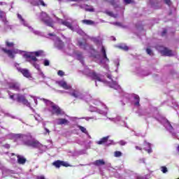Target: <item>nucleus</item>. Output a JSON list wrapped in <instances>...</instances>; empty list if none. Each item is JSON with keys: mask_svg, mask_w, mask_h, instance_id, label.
<instances>
[{"mask_svg": "<svg viewBox=\"0 0 179 179\" xmlns=\"http://www.w3.org/2000/svg\"><path fill=\"white\" fill-rule=\"evenodd\" d=\"M40 20L43 22L46 26L49 27H54V20L52 18L50 17V15L45 12H41L40 15Z\"/></svg>", "mask_w": 179, "mask_h": 179, "instance_id": "nucleus-1", "label": "nucleus"}, {"mask_svg": "<svg viewBox=\"0 0 179 179\" xmlns=\"http://www.w3.org/2000/svg\"><path fill=\"white\" fill-rule=\"evenodd\" d=\"M51 108L52 115H64V114H65V112H64L58 105L55 104L52 102L51 103Z\"/></svg>", "mask_w": 179, "mask_h": 179, "instance_id": "nucleus-2", "label": "nucleus"}, {"mask_svg": "<svg viewBox=\"0 0 179 179\" xmlns=\"http://www.w3.org/2000/svg\"><path fill=\"white\" fill-rule=\"evenodd\" d=\"M26 145L27 146H31V148H34V149H41L43 148V144L40 143V141L37 140H34V141H29L26 142Z\"/></svg>", "mask_w": 179, "mask_h": 179, "instance_id": "nucleus-3", "label": "nucleus"}, {"mask_svg": "<svg viewBox=\"0 0 179 179\" xmlns=\"http://www.w3.org/2000/svg\"><path fill=\"white\" fill-rule=\"evenodd\" d=\"M87 76L91 78L92 80H95V85L97 86V80L98 82H101V78L100 77V74L96 73L95 71H92L88 73Z\"/></svg>", "mask_w": 179, "mask_h": 179, "instance_id": "nucleus-4", "label": "nucleus"}, {"mask_svg": "<svg viewBox=\"0 0 179 179\" xmlns=\"http://www.w3.org/2000/svg\"><path fill=\"white\" fill-rule=\"evenodd\" d=\"M1 51L4 54H6L8 55V57H9V58H11L12 59H13V58H15V54H17V50H8L5 48H2Z\"/></svg>", "mask_w": 179, "mask_h": 179, "instance_id": "nucleus-5", "label": "nucleus"}, {"mask_svg": "<svg viewBox=\"0 0 179 179\" xmlns=\"http://www.w3.org/2000/svg\"><path fill=\"white\" fill-rule=\"evenodd\" d=\"M52 166H55L56 169H59L62 166L63 167H70L71 165L68 164L66 162L61 161V160H57L52 162Z\"/></svg>", "mask_w": 179, "mask_h": 179, "instance_id": "nucleus-6", "label": "nucleus"}, {"mask_svg": "<svg viewBox=\"0 0 179 179\" xmlns=\"http://www.w3.org/2000/svg\"><path fill=\"white\" fill-rule=\"evenodd\" d=\"M8 89H11V90H15V92H20V84L17 82L9 83Z\"/></svg>", "mask_w": 179, "mask_h": 179, "instance_id": "nucleus-7", "label": "nucleus"}, {"mask_svg": "<svg viewBox=\"0 0 179 179\" xmlns=\"http://www.w3.org/2000/svg\"><path fill=\"white\" fill-rule=\"evenodd\" d=\"M160 53L164 57H173V50L167 48H164L163 50H160Z\"/></svg>", "mask_w": 179, "mask_h": 179, "instance_id": "nucleus-8", "label": "nucleus"}, {"mask_svg": "<svg viewBox=\"0 0 179 179\" xmlns=\"http://www.w3.org/2000/svg\"><path fill=\"white\" fill-rule=\"evenodd\" d=\"M18 72H20L22 73L23 76L24 78H31V73H30V71H29L27 69H22V68H17Z\"/></svg>", "mask_w": 179, "mask_h": 179, "instance_id": "nucleus-9", "label": "nucleus"}, {"mask_svg": "<svg viewBox=\"0 0 179 179\" xmlns=\"http://www.w3.org/2000/svg\"><path fill=\"white\" fill-rule=\"evenodd\" d=\"M24 58L27 59V61H28V62H30L31 64V62H37L38 59L37 57H35L34 55L31 54L30 55H24Z\"/></svg>", "mask_w": 179, "mask_h": 179, "instance_id": "nucleus-10", "label": "nucleus"}, {"mask_svg": "<svg viewBox=\"0 0 179 179\" xmlns=\"http://www.w3.org/2000/svg\"><path fill=\"white\" fill-rule=\"evenodd\" d=\"M58 85L59 86H60V87H63V89H64L65 90H69V89L72 87H71V85H68V84L65 81H59Z\"/></svg>", "mask_w": 179, "mask_h": 179, "instance_id": "nucleus-11", "label": "nucleus"}, {"mask_svg": "<svg viewBox=\"0 0 179 179\" xmlns=\"http://www.w3.org/2000/svg\"><path fill=\"white\" fill-rule=\"evenodd\" d=\"M16 157L17 159V163L18 164H25L27 159L24 158V157L19 155H16Z\"/></svg>", "mask_w": 179, "mask_h": 179, "instance_id": "nucleus-12", "label": "nucleus"}, {"mask_svg": "<svg viewBox=\"0 0 179 179\" xmlns=\"http://www.w3.org/2000/svg\"><path fill=\"white\" fill-rule=\"evenodd\" d=\"M92 164L99 167L100 166H104V164H106V162H104V159H97Z\"/></svg>", "mask_w": 179, "mask_h": 179, "instance_id": "nucleus-13", "label": "nucleus"}, {"mask_svg": "<svg viewBox=\"0 0 179 179\" xmlns=\"http://www.w3.org/2000/svg\"><path fill=\"white\" fill-rule=\"evenodd\" d=\"M57 124L58 125H68L69 124V122L65 118H59L58 119Z\"/></svg>", "mask_w": 179, "mask_h": 179, "instance_id": "nucleus-14", "label": "nucleus"}, {"mask_svg": "<svg viewBox=\"0 0 179 179\" xmlns=\"http://www.w3.org/2000/svg\"><path fill=\"white\" fill-rule=\"evenodd\" d=\"M5 45L7 48H15V42H12L9 40H6Z\"/></svg>", "mask_w": 179, "mask_h": 179, "instance_id": "nucleus-15", "label": "nucleus"}, {"mask_svg": "<svg viewBox=\"0 0 179 179\" xmlns=\"http://www.w3.org/2000/svg\"><path fill=\"white\" fill-rule=\"evenodd\" d=\"M61 23L62 24H63V26H66V27H68V29H70V30H72L73 31L74 29L71 22L68 21H62Z\"/></svg>", "mask_w": 179, "mask_h": 179, "instance_id": "nucleus-16", "label": "nucleus"}, {"mask_svg": "<svg viewBox=\"0 0 179 179\" xmlns=\"http://www.w3.org/2000/svg\"><path fill=\"white\" fill-rule=\"evenodd\" d=\"M134 99L135 100L134 106H136V107H141V103H139V102L141 101V98L139 97V96L135 94Z\"/></svg>", "mask_w": 179, "mask_h": 179, "instance_id": "nucleus-17", "label": "nucleus"}, {"mask_svg": "<svg viewBox=\"0 0 179 179\" xmlns=\"http://www.w3.org/2000/svg\"><path fill=\"white\" fill-rule=\"evenodd\" d=\"M110 136H105L100 139V141H97L98 145H103L104 143H107L108 142V138Z\"/></svg>", "mask_w": 179, "mask_h": 179, "instance_id": "nucleus-18", "label": "nucleus"}, {"mask_svg": "<svg viewBox=\"0 0 179 179\" xmlns=\"http://www.w3.org/2000/svg\"><path fill=\"white\" fill-rule=\"evenodd\" d=\"M82 23L87 24V26H92L94 24V22L92 20H82Z\"/></svg>", "mask_w": 179, "mask_h": 179, "instance_id": "nucleus-19", "label": "nucleus"}, {"mask_svg": "<svg viewBox=\"0 0 179 179\" xmlns=\"http://www.w3.org/2000/svg\"><path fill=\"white\" fill-rule=\"evenodd\" d=\"M101 52H102L103 55V58L105 59H106V61L108 62H110V59H108V57H107V54L106 53V48H104V46L101 47Z\"/></svg>", "mask_w": 179, "mask_h": 179, "instance_id": "nucleus-20", "label": "nucleus"}, {"mask_svg": "<svg viewBox=\"0 0 179 179\" xmlns=\"http://www.w3.org/2000/svg\"><path fill=\"white\" fill-rule=\"evenodd\" d=\"M69 94H71V96L75 97L76 99H78V97L80 96V93L79 92V91L75 90L73 91V92H71Z\"/></svg>", "mask_w": 179, "mask_h": 179, "instance_id": "nucleus-21", "label": "nucleus"}, {"mask_svg": "<svg viewBox=\"0 0 179 179\" xmlns=\"http://www.w3.org/2000/svg\"><path fill=\"white\" fill-rule=\"evenodd\" d=\"M31 54L35 55V57H41V55H43V54H44V51L38 50V51H36V52H32Z\"/></svg>", "mask_w": 179, "mask_h": 179, "instance_id": "nucleus-22", "label": "nucleus"}, {"mask_svg": "<svg viewBox=\"0 0 179 179\" xmlns=\"http://www.w3.org/2000/svg\"><path fill=\"white\" fill-rule=\"evenodd\" d=\"M85 10H86V12H94V9L93 8V6H89L87 4L85 5Z\"/></svg>", "mask_w": 179, "mask_h": 179, "instance_id": "nucleus-23", "label": "nucleus"}, {"mask_svg": "<svg viewBox=\"0 0 179 179\" xmlns=\"http://www.w3.org/2000/svg\"><path fill=\"white\" fill-rule=\"evenodd\" d=\"M36 5L37 6H40V5L43 7L47 6V4L44 3V0H37Z\"/></svg>", "mask_w": 179, "mask_h": 179, "instance_id": "nucleus-24", "label": "nucleus"}, {"mask_svg": "<svg viewBox=\"0 0 179 179\" xmlns=\"http://www.w3.org/2000/svg\"><path fill=\"white\" fill-rule=\"evenodd\" d=\"M25 99L24 96L23 95H20V94H17V101L18 103H22L23 100Z\"/></svg>", "mask_w": 179, "mask_h": 179, "instance_id": "nucleus-25", "label": "nucleus"}, {"mask_svg": "<svg viewBox=\"0 0 179 179\" xmlns=\"http://www.w3.org/2000/svg\"><path fill=\"white\" fill-rule=\"evenodd\" d=\"M114 156L115 157H121V156H122V152H121V151H115L114 152Z\"/></svg>", "mask_w": 179, "mask_h": 179, "instance_id": "nucleus-26", "label": "nucleus"}, {"mask_svg": "<svg viewBox=\"0 0 179 179\" xmlns=\"http://www.w3.org/2000/svg\"><path fill=\"white\" fill-rule=\"evenodd\" d=\"M79 129L81 131V132H83V134H87V130L84 127L79 126Z\"/></svg>", "mask_w": 179, "mask_h": 179, "instance_id": "nucleus-27", "label": "nucleus"}, {"mask_svg": "<svg viewBox=\"0 0 179 179\" xmlns=\"http://www.w3.org/2000/svg\"><path fill=\"white\" fill-rule=\"evenodd\" d=\"M22 103L24 106H30V103H29V101L26 98H24V100L22 101Z\"/></svg>", "mask_w": 179, "mask_h": 179, "instance_id": "nucleus-28", "label": "nucleus"}, {"mask_svg": "<svg viewBox=\"0 0 179 179\" xmlns=\"http://www.w3.org/2000/svg\"><path fill=\"white\" fill-rule=\"evenodd\" d=\"M117 86H118V83L116 81H113L110 84V87L115 88Z\"/></svg>", "mask_w": 179, "mask_h": 179, "instance_id": "nucleus-29", "label": "nucleus"}, {"mask_svg": "<svg viewBox=\"0 0 179 179\" xmlns=\"http://www.w3.org/2000/svg\"><path fill=\"white\" fill-rule=\"evenodd\" d=\"M118 143L120 146H125V145H127V142L124 140L120 141Z\"/></svg>", "mask_w": 179, "mask_h": 179, "instance_id": "nucleus-30", "label": "nucleus"}, {"mask_svg": "<svg viewBox=\"0 0 179 179\" xmlns=\"http://www.w3.org/2000/svg\"><path fill=\"white\" fill-rule=\"evenodd\" d=\"M166 123H167V124L169 125V127L170 128L169 129L170 131H173L174 129V127H173V125H171V123H170V121L167 120Z\"/></svg>", "mask_w": 179, "mask_h": 179, "instance_id": "nucleus-31", "label": "nucleus"}, {"mask_svg": "<svg viewBox=\"0 0 179 179\" xmlns=\"http://www.w3.org/2000/svg\"><path fill=\"white\" fill-rule=\"evenodd\" d=\"M161 169H162L161 171H162V173H164V174H166V173H167V171H169L167 170V167H166V166H162Z\"/></svg>", "mask_w": 179, "mask_h": 179, "instance_id": "nucleus-32", "label": "nucleus"}, {"mask_svg": "<svg viewBox=\"0 0 179 179\" xmlns=\"http://www.w3.org/2000/svg\"><path fill=\"white\" fill-rule=\"evenodd\" d=\"M43 65L45 66H50V61L48 59H45L43 62Z\"/></svg>", "mask_w": 179, "mask_h": 179, "instance_id": "nucleus-33", "label": "nucleus"}, {"mask_svg": "<svg viewBox=\"0 0 179 179\" xmlns=\"http://www.w3.org/2000/svg\"><path fill=\"white\" fill-rule=\"evenodd\" d=\"M146 52L148 54V55H153V52L150 50V48H147Z\"/></svg>", "mask_w": 179, "mask_h": 179, "instance_id": "nucleus-34", "label": "nucleus"}, {"mask_svg": "<svg viewBox=\"0 0 179 179\" xmlns=\"http://www.w3.org/2000/svg\"><path fill=\"white\" fill-rule=\"evenodd\" d=\"M13 138H15V139H20V138H22V134H15L13 136Z\"/></svg>", "mask_w": 179, "mask_h": 179, "instance_id": "nucleus-35", "label": "nucleus"}, {"mask_svg": "<svg viewBox=\"0 0 179 179\" xmlns=\"http://www.w3.org/2000/svg\"><path fill=\"white\" fill-rule=\"evenodd\" d=\"M164 3L168 5V6H171V0H164Z\"/></svg>", "mask_w": 179, "mask_h": 179, "instance_id": "nucleus-36", "label": "nucleus"}, {"mask_svg": "<svg viewBox=\"0 0 179 179\" xmlns=\"http://www.w3.org/2000/svg\"><path fill=\"white\" fill-rule=\"evenodd\" d=\"M17 18L21 21V22H24V19L23 18V17H22V15L20 14H17Z\"/></svg>", "mask_w": 179, "mask_h": 179, "instance_id": "nucleus-37", "label": "nucleus"}, {"mask_svg": "<svg viewBox=\"0 0 179 179\" xmlns=\"http://www.w3.org/2000/svg\"><path fill=\"white\" fill-rule=\"evenodd\" d=\"M57 75H58L59 76H64V75H65V73H64V71H62V70H60V71H59L57 72Z\"/></svg>", "mask_w": 179, "mask_h": 179, "instance_id": "nucleus-38", "label": "nucleus"}, {"mask_svg": "<svg viewBox=\"0 0 179 179\" xmlns=\"http://www.w3.org/2000/svg\"><path fill=\"white\" fill-rule=\"evenodd\" d=\"M3 148H5V149H10V144L6 143L3 145Z\"/></svg>", "mask_w": 179, "mask_h": 179, "instance_id": "nucleus-39", "label": "nucleus"}, {"mask_svg": "<svg viewBox=\"0 0 179 179\" xmlns=\"http://www.w3.org/2000/svg\"><path fill=\"white\" fill-rule=\"evenodd\" d=\"M133 2H134V0H124V3H126V5L132 3Z\"/></svg>", "mask_w": 179, "mask_h": 179, "instance_id": "nucleus-40", "label": "nucleus"}, {"mask_svg": "<svg viewBox=\"0 0 179 179\" xmlns=\"http://www.w3.org/2000/svg\"><path fill=\"white\" fill-rule=\"evenodd\" d=\"M67 2H82L83 0H66Z\"/></svg>", "mask_w": 179, "mask_h": 179, "instance_id": "nucleus-41", "label": "nucleus"}, {"mask_svg": "<svg viewBox=\"0 0 179 179\" xmlns=\"http://www.w3.org/2000/svg\"><path fill=\"white\" fill-rule=\"evenodd\" d=\"M106 15H108V16H114L113 11H106Z\"/></svg>", "mask_w": 179, "mask_h": 179, "instance_id": "nucleus-42", "label": "nucleus"}, {"mask_svg": "<svg viewBox=\"0 0 179 179\" xmlns=\"http://www.w3.org/2000/svg\"><path fill=\"white\" fill-rule=\"evenodd\" d=\"M167 34V29H164V31L162 32L161 36L163 37Z\"/></svg>", "mask_w": 179, "mask_h": 179, "instance_id": "nucleus-43", "label": "nucleus"}, {"mask_svg": "<svg viewBox=\"0 0 179 179\" xmlns=\"http://www.w3.org/2000/svg\"><path fill=\"white\" fill-rule=\"evenodd\" d=\"M120 48H122V50H124V51H128V50H129V48H128V46L127 45Z\"/></svg>", "mask_w": 179, "mask_h": 179, "instance_id": "nucleus-44", "label": "nucleus"}, {"mask_svg": "<svg viewBox=\"0 0 179 179\" xmlns=\"http://www.w3.org/2000/svg\"><path fill=\"white\" fill-rule=\"evenodd\" d=\"M44 129L45 131V135L50 134V129H47V127H45Z\"/></svg>", "mask_w": 179, "mask_h": 179, "instance_id": "nucleus-45", "label": "nucleus"}, {"mask_svg": "<svg viewBox=\"0 0 179 179\" xmlns=\"http://www.w3.org/2000/svg\"><path fill=\"white\" fill-rule=\"evenodd\" d=\"M110 5H112L113 6H115V1L114 0H111V1H110Z\"/></svg>", "mask_w": 179, "mask_h": 179, "instance_id": "nucleus-46", "label": "nucleus"}, {"mask_svg": "<svg viewBox=\"0 0 179 179\" xmlns=\"http://www.w3.org/2000/svg\"><path fill=\"white\" fill-rule=\"evenodd\" d=\"M9 97H10V99L11 100L15 101V94H12V95L10 94Z\"/></svg>", "mask_w": 179, "mask_h": 179, "instance_id": "nucleus-47", "label": "nucleus"}, {"mask_svg": "<svg viewBox=\"0 0 179 179\" xmlns=\"http://www.w3.org/2000/svg\"><path fill=\"white\" fill-rule=\"evenodd\" d=\"M135 148H136L137 150H142V147H140V146H138V145H136V146L135 147Z\"/></svg>", "mask_w": 179, "mask_h": 179, "instance_id": "nucleus-48", "label": "nucleus"}, {"mask_svg": "<svg viewBox=\"0 0 179 179\" xmlns=\"http://www.w3.org/2000/svg\"><path fill=\"white\" fill-rule=\"evenodd\" d=\"M37 179H45V178L44 177V176H38Z\"/></svg>", "mask_w": 179, "mask_h": 179, "instance_id": "nucleus-49", "label": "nucleus"}, {"mask_svg": "<svg viewBox=\"0 0 179 179\" xmlns=\"http://www.w3.org/2000/svg\"><path fill=\"white\" fill-rule=\"evenodd\" d=\"M78 45H79V47H82V45H83V42L78 41Z\"/></svg>", "mask_w": 179, "mask_h": 179, "instance_id": "nucleus-50", "label": "nucleus"}, {"mask_svg": "<svg viewBox=\"0 0 179 179\" xmlns=\"http://www.w3.org/2000/svg\"><path fill=\"white\" fill-rule=\"evenodd\" d=\"M148 153H152V148L147 150Z\"/></svg>", "mask_w": 179, "mask_h": 179, "instance_id": "nucleus-51", "label": "nucleus"}, {"mask_svg": "<svg viewBox=\"0 0 179 179\" xmlns=\"http://www.w3.org/2000/svg\"><path fill=\"white\" fill-rule=\"evenodd\" d=\"M48 36H50L51 37H55V34H49Z\"/></svg>", "mask_w": 179, "mask_h": 179, "instance_id": "nucleus-52", "label": "nucleus"}, {"mask_svg": "<svg viewBox=\"0 0 179 179\" xmlns=\"http://www.w3.org/2000/svg\"><path fill=\"white\" fill-rule=\"evenodd\" d=\"M11 156H16L15 153H11Z\"/></svg>", "mask_w": 179, "mask_h": 179, "instance_id": "nucleus-53", "label": "nucleus"}, {"mask_svg": "<svg viewBox=\"0 0 179 179\" xmlns=\"http://www.w3.org/2000/svg\"><path fill=\"white\" fill-rule=\"evenodd\" d=\"M151 5H155V3H153V2H151Z\"/></svg>", "mask_w": 179, "mask_h": 179, "instance_id": "nucleus-54", "label": "nucleus"}, {"mask_svg": "<svg viewBox=\"0 0 179 179\" xmlns=\"http://www.w3.org/2000/svg\"><path fill=\"white\" fill-rule=\"evenodd\" d=\"M8 94H10V91H8Z\"/></svg>", "mask_w": 179, "mask_h": 179, "instance_id": "nucleus-55", "label": "nucleus"}, {"mask_svg": "<svg viewBox=\"0 0 179 179\" xmlns=\"http://www.w3.org/2000/svg\"><path fill=\"white\" fill-rule=\"evenodd\" d=\"M137 179H143V178H138Z\"/></svg>", "mask_w": 179, "mask_h": 179, "instance_id": "nucleus-56", "label": "nucleus"}, {"mask_svg": "<svg viewBox=\"0 0 179 179\" xmlns=\"http://www.w3.org/2000/svg\"><path fill=\"white\" fill-rule=\"evenodd\" d=\"M178 150L179 151V145H178Z\"/></svg>", "mask_w": 179, "mask_h": 179, "instance_id": "nucleus-57", "label": "nucleus"}, {"mask_svg": "<svg viewBox=\"0 0 179 179\" xmlns=\"http://www.w3.org/2000/svg\"><path fill=\"white\" fill-rule=\"evenodd\" d=\"M104 1H107V0H104Z\"/></svg>", "mask_w": 179, "mask_h": 179, "instance_id": "nucleus-58", "label": "nucleus"}]
</instances>
